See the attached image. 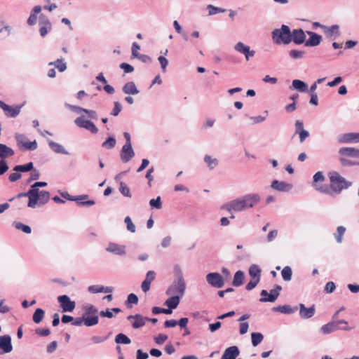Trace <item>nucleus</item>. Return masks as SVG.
I'll list each match as a JSON object with an SVG mask.
<instances>
[{"mask_svg":"<svg viewBox=\"0 0 359 359\" xmlns=\"http://www.w3.org/2000/svg\"><path fill=\"white\" fill-rule=\"evenodd\" d=\"M260 201V197L257 194H250L243 197L232 200L223 204L222 210H225L229 212H241L248 208H252Z\"/></svg>","mask_w":359,"mask_h":359,"instance_id":"obj_1","label":"nucleus"},{"mask_svg":"<svg viewBox=\"0 0 359 359\" xmlns=\"http://www.w3.org/2000/svg\"><path fill=\"white\" fill-rule=\"evenodd\" d=\"M175 272L177 276V279L168 288L166 293L167 294L182 297L185 291L186 285L179 266L177 265L175 266Z\"/></svg>","mask_w":359,"mask_h":359,"instance_id":"obj_2","label":"nucleus"},{"mask_svg":"<svg viewBox=\"0 0 359 359\" xmlns=\"http://www.w3.org/2000/svg\"><path fill=\"white\" fill-rule=\"evenodd\" d=\"M62 323H72L73 325L80 326L84 324L87 327H91L98 323V316H81L74 318L72 316H62Z\"/></svg>","mask_w":359,"mask_h":359,"instance_id":"obj_3","label":"nucleus"},{"mask_svg":"<svg viewBox=\"0 0 359 359\" xmlns=\"http://www.w3.org/2000/svg\"><path fill=\"white\" fill-rule=\"evenodd\" d=\"M271 38L276 45L289 44L292 42L290 28L287 25H283L280 28L272 31Z\"/></svg>","mask_w":359,"mask_h":359,"instance_id":"obj_4","label":"nucleus"},{"mask_svg":"<svg viewBox=\"0 0 359 359\" xmlns=\"http://www.w3.org/2000/svg\"><path fill=\"white\" fill-rule=\"evenodd\" d=\"M330 189L335 194H340L343 189H348L351 182L346 180L344 177L341 176L337 172L330 173Z\"/></svg>","mask_w":359,"mask_h":359,"instance_id":"obj_5","label":"nucleus"},{"mask_svg":"<svg viewBox=\"0 0 359 359\" xmlns=\"http://www.w3.org/2000/svg\"><path fill=\"white\" fill-rule=\"evenodd\" d=\"M353 327H348V323L344 320H333L332 321L324 325L321 327V332L323 334H330L337 330H351Z\"/></svg>","mask_w":359,"mask_h":359,"instance_id":"obj_6","label":"nucleus"},{"mask_svg":"<svg viewBox=\"0 0 359 359\" xmlns=\"http://www.w3.org/2000/svg\"><path fill=\"white\" fill-rule=\"evenodd\" d=\"M281 290L282 287L279 285H276L273 289L270 290L269 293L266 290H262L260 293L262 297L259 301L262 302H274L278 297Z\"/></svg>","mask_w":359,"mask_h":359,"instance_id":"obj_7","label":"nucleus"},{"mask_svg":"<svg viewBox=\"0 0 359 359\" xmlns=\"http://www.w3.org/2000/svg\"><path fill=\"white\" fill-rule=\"evenodd\" d=\"M74 123L79 128H85L93 134H96L98 129L90 120L86 119L84 116H80L74 120Z\"/></svg>","mask_w":359,"mask_h":359,"instance_id":"obj_8","label":"nucleus"},{"mask_svg":"<svg viewBox=\"0 0 359 359\" xmlns=\"http://www.w3.org/2000/svg\"><path fill=\"white\" fill-rule=\"evenodd\" d=\"M205 278L207 283L213 287L221 288L224 285V278L217 272L208 273Z\"/></svg>","mask_w":359,"mask_h":359,"instance_id":"obj_9","label":"nucleus"},{"mask_svg":"<svg viewBox=\"0 0 359 359\" xmlns=\"http://www.w3.org/2000/svg\"><path fill=\"white\" fill-rule=\"evenodd\" d=\"M60 306L65 313H71L74 311L76 303L74 301H72L69 296L64 294L57 297Z\"/></svg>","mask_w":359,"mask_h":359,"instance_id":"obj_10","label":"nucleus"},{"mask_svg":"<svg viewBox=\"0 0 359 359\" xmlns=\"http://www.w3.org/2000/svg\"><path fill=\"white\" fill-rule=\"evenodd\" d=\"M234 49L236 51L244 55L247 61H248L250 57H254L255 55V51L254 50H250V47L249 46L245 45L241 41L236 43L234 46Z\"/></svg>","mask_w":359,"mask_h":359,"instance_id":"obj_11","label":"nucleus"},{"mask_svg":"<svg viewBox=\"0 0 359 359\" xmlns=\"http://www.w3.org/2000/svg\"><path fill=\"white\" fill-rule=\"evenodd\" d=\"M322 30L327 37L334 40L340 35L339 26L334 25L330 27L322 26Z\"/></svg>","mask_w":359,"mask_h":359,"instance_id":"obj_12","label":"nucleus"},{"mask_svg":"<svg viewBox=\"0 0 359 359\" xmlns=\"http://www.w3.org/2000/svg\"><path fill=\"white\" fill-rule=\"evenodd\" d=\"M291 38L292 41L295 44L300 45L304 43H305L306 34L302 29H294L291 32Z\"/></svg>","mask_w":359,"mask_h":359,"instance_id":"obj_13","label":"nucleus"},{"mask_svg":"<svg viewBox=\"0 0 359 359\" xmlns=\"http://www.w3.org/2000/svg\"><path fill=\"white\" fill-rule=\"evenodd\" d=\"M120 156L123 163L130 161L135 156V152L132 145H123L121 151Z\"/></svg>","mask_w":359,"mask_h":359,"instance_id":"obj_14","label":"nucleus"},{"mask_svg":"<svg viewBox=\"0 0 359 359\" xmlns=\"http://www.w3.org/2000/svg\"><path fill=\"white\" fill-rule=\"evenodd\" d=\"M340 158H358L359 149L353 147H341L339 150Z\"/></svg>","mask_w":359,"mask_h":359,"instance_id":"obj_15","label":"nucleus"},{"mask_svg":"<svg viewBox=\"0 0 359 359\" xmlns=\"http://www.w3.org/2000/svg\"><path fill=\"white\" fill-rule=\"evenodd\" d=\"M0 349H1L5 353L12 351L13 346L10 335L6 334L0 337Z\"/></svg>","mask_w":359,"mask_h":359,"instance_id":"obj_16","label":"nucleus"},{"mask_svg":"<svg viewBox=\"0 0 359 359\" xmlns=\"http://www.w3.org/2000/svg\"><path fill=\"white\" fill-rule=\"evenodd\" d=\"M309 39L305 41V46L313 47L319 45L322 41V36L315 32L307 31Z\"/></svg>","mask_w":359,"mask_h":359,"instance_id":"obj_17","label":"nucleus"},{"mask_svg":"<svg viewBox=\"0 0 359 359\" xmlns=\"http://www.w3.org/2000/svg\"><path fill=\"white\" fill-rule=\"evenodd\" d=\"M271 187L272 189L282 192H288L292 188V185L291 184L276 180L272 182Z\"/></svg>","mask_w":359,"mask_h":359,"instance_id":"obj_18","label":"nucleus"},{"mask_svg":"<svg viewBox=\"0 0 359 359\" xmlns=\"http://www.w3.org/2000/svg\"><path fill=\"white\" fill-rule=\"evenodd\" d=\"M180 297H181L180 296L174 295L171 297H169L165 302L164 304L168 307L167 309H165L166 314H171L172 312V309H175V308L177 307V306L180 304Z\"/></svg>","mask_w":359,"mask_h":359,"instance_id":"obj_19","label":"nucleus"},{"mask_svg":"<svg viewBox=\"0 0 359 359\" xmlns=\"http://www.w3.org/2000/svg\"><path fill=\"white\" fill-rule=\"evenodd\" d=\"M240 354V350L237 346H231L225 349L221 359H236Z\"/></svg>","mask_w":359,"mask_h":359,"instance_id":"obj_20","label":"nucleus"},{"mask_svg":"<svg viewBox=\"0 0 359 359\" xmlns=\"http://www.w3.org/2000/svg\"><path fill=\"white\" fill-rule=\"evenodd\" d=\"M48 144L49 148L55 154L69 155V152L60 144L53 141L52 140H48Z\"/></svg>","mask_w":359,"mask_h":359,"instance_id":"obj_21","label":"nucleus"},{"mask_svg":"<svg viewBox=\"0 0 359 359\" xmlns=\"http://www.w3.org/2000/svg\"><path fill=\"white\" fill-rule=\"evenodd\" d=\"M106 250L116 255H126V246L115 243H109Z\"/></svg>","mask_w":359,"mask_h":359,"instance_id":"obj_22","label":"nucleus"},{"mask_svg":"<svg viewBox=\"0 0 359 359\" xmlns=\"http://www.w3.org/2000/svg\"><path fill=\"white\" fill-rule=\"evenodd\" d=\"M127 319L135 329L143 327L146 323V318L143 316H128Z\"/></svg>","mask_w":359,"mask_h":359,"instance_id":"obj_23","label":"nucleus"},{"mask_svg":"<svg viewBox=\"0 0 359 359\" xmlns=\"http://www.w3.org/2000/svg\"><path fill=\"white\" fill-rule=\"evenodd\" d=\"M25 139V136L22 134H17L15 135V140L18 144H22L26 149L34 151L37 148V142L36 140L32 142H22V140Z\"/></svg>","mask_w":359,"mask_h":359,"instance_id":"obj_24","label":"nucleus"},{"mask_svg":"<svg viewBox=\"0 0 359 359\" xmlns=\"http://www.w3.org/2000/svg\"><path fill=\"white\" fill-rule=\"evenodd\" d=\"M88 197L89 196L87 194H82V195L75 196H74L73 201H76L79 206L89 207V206L95 205V202L93 200L85 201Z\"/></svg>","mask_w":359,"mask_h":359,"instance_id":"obj_25","label":"nucleus"},{"mask_svg":"<svg viewBox=\"0 0 359 359\" xmlns=\"http://www.w3.org/2000/svg\"><path fill=\"white\" fill-rule=\"evenodd\" d=\"M299 307L297 306H291L290 305H283V306H278L276 307H273L271 311L273 312H280L284 313L286 314H291L294 313L297 311Z\"/></svg>","mask_w":359,"mask_h":359,"instance_id":"obj_26","label":"nucleus"},{"mask_svg":"<svg viewBox=\"0 0 359 359\" xmlns=\"http://www.w3.org/2000/svg\"><path fill=\"white\" fill-rule=\"evenodd\" d=\"M122 90L127 95H137L140 92L133 81H128L125 83L122 88Z\"/></svg>","mask_w":359,"mask_h":359,"instance_id":"obj_27","label":"nucleus"},{"mask_svg":"<svg viewBox=\"0 0 359 359\" xmlns=\"http://www.w3.org/2000/svg\"><path fill=\"white\" fill-rule=\"evenodd\" d=\"M15 154L14 150L4 144L0 143V158L4 160Z\"/></svg>","mask_w":359,"mask_h":359,"instance_id":"obj_28","label":"nucleus"},{"mask_svg":"<svg viewBox=\"0 0 359 359\" xmlns=\"http://www.w3.org/2000/svg\"><path fill=\"white\" fill-rule=\"evenodd\" d=\"M41 11V6H35L30 13L29 17L27 19V24L30 26H33L36 23L37 20V14H39Z\"/></svg>","mask_w":359,"mask_h":359,"instance_id":"obj_29","label":"nucleus"},{"mask_svg":"<svg viewBox=\"0 0 359 359\" xmlns=\"http://www.w3.org/2000/svg\"><path fill=\"white\" fill-rule=\"evenodd\" d=\"M29 202L27 206L34 208L36 203H39V189H29Z\"/></svg>","mask_w":359,"mask_h":359,"instance_id":"obj_30","label":"nucleus"},{"mask_svg":"<svg viewBox=\"0 0 359 359\" xmlns=\"http://www.w3.org/2000/svg\"><path fill=\"white\" fill-rule=\"evenodd\" d=\"M250 316H241L238 320V321L240 322L239 332L242 335L248 332L249 324L248 323L245 322V320L248 319Z\"/></svg>","mask_w":359,"mask_h":359,"instance_id":"obj_31","label":"nucleus"},{"mask_svg":"<svg viewBox=\"0 0 359 359\" xmlns=\"http://www.w3.org/2000/svg\"><path fill=\"white\" fill-rule=\"evenodd\" d=\"M8 109L4 111L5 112L6 116L11 118H15L19 115L22 108V105H16L15 107H11L8 105Z\"/></svg>","mask_w":359,"mask_h":359,"instance_id":"obj_32","label":"nucleus"},{"mask_svg":"<svg viewBox=\"0 0 359 359\" xmlns=\"http://www.w3.org/2000/svg\"><path fill=\"white\" fill-rule=\"evenodd\" d=\"M292 87L302 93H306L309 91L308 85L299 79H294L292 81Z\"/></svg>","mask_w":359,"mask_h":359,"instance_id":"obj_33","label":"nucleus"},{"mask_svg":"<svg viewBox=\"0 0 359 359\" xmlns=\"http://www.w3.org/2000/svg\"><path fill=\"white\" fill-rule=\"evenodd\" d=\"M249 275L252 279L260 280L261 269L257 264H252L249 268Z\"/></svg>","mask_w":359,"mask_h":359,"instance_id":"obj_34","label":"nucleus"},{"mask_svg":"<svg viewBox=\"0 0 359 359\" xmlns=\"http://www.w3.org/2000/svg\"><path fill=\"white\" fill-rule=\"evenodd\" d=\"M244 273L242 271H237L234 274L232 285L234 287H239L243 284Z\"/></svg>","mask_w":359,"mask_h":359,"instance_id":"obj_35","label":"nucleus"},{"mask_svg":"<svg viewBox=\"0 0 359 359\" xmlns=\"http://www.w3.org/2000/svg\"><path fill=\"white\" fill-rule=\"evenodd\" d=\"M83 314H99L98 310L93 305L85 303L82 306Z\"/></svg>","mask_w":359,"mask_h":359,"instance_id":"obj_36","label":"nucleus"},{"mask_svg":"<svg viewBox=\"0 0 359 359\" xmlns=\"http://www.w3.org/2000/svg\"><path fill=\"white\" fill-rule=\"evenodd\" d=\"M34 165L32 162H29L25 165H18L13 168V170L15 172H29L33 170Z\"/></svg>","mask_w":359,"mask_h":359,"instance_id":"obj_37","label":"nucleus"},{"mask_svg":"<svg viewBox=\"0 0 359 359\" xmlns=\"http://www.w3.org/2000/svg\"><path fill=\"white\" fill-rule=\"evenodd\" d=\"M50 199V193L47 191H39V205H43Z\"/></svg>","mask_w":359,"mask_h":359,"instance_id":"obj_38","label":"nucleus"},{"mask_svg":"<svg viewBox=\"0 0 359 359\" xmlns=\"http://www.w3.org/2000/svg\"><path fill=\"white\" fill-rule=\"evenodd\" d=\"M264 339V336L260 332H252L251 334V341L253 346H258Z\"/></svg>","mask_w":359,"mask_h":359,"instance_id":"obj_39","label":"nucleus"},{"mask_svg":"<svg viewBox=\"0 0 359 359\" xmlns=\"http://www.w3.org/2000/svg\"><path fill=\"white\" fill-rule=\"evenodd\" d=\"M116 144V139L114 137H109L102 144V147L106 149H113Z\"/></svg>","mask_w":359,"mask_h":359,"instance_id":"obj_40","label":"nucleus"},{"mask_svg":"<svg viewBox=\"0 0 359 359\" xmlns=\"http://www.w3.org/2000/svg\"><path fill=\"white\" fill-rule=\"evenodd\" d=\"M115 342L116 344H129L131 342L130 339L125 334H118L115 337Z\"/></svg>","mask_w":359,"mask_h":359,"instance_id":"obj_41","label":"nucleus"},{"mask_svg":"<svg viewBox=\"0 0 359 359\" xmlns=\"http://www.w3.org/2000/svg\"><path fill=\"white\" fill-rule=\"evenodd\" d=\"M204 161L210 170L214 169L218 165L217 159L212 158L209 155H205L204 156Z\"/></svg>","mask_w":359,"mask_h":359,"instance_id":"obj_42","label":"nucleus"},{"mask_svg":"<svg viewBox=\"0 0 359 359\" xmlns=\"http://www.w3.org/2000/svg\"><path fill=\"white\" fill-rule=\"evenodd\" d=\"M138 303V297L135 294L130 293L125 302L127 308H132V304H137Z\"/></svg>","mask_w":359,"mask_h":359,"instance_id":"obj_43","label":"nucleus"},{"mask_svg":"<svg viewBox=\"0 0 359 359\" xmlns=\"http://www.w3.org/2000/svg\"><path fill=\"white\" fill-rule=\"evenodd\" d=\"M15 228L18 230H20L22 231H23L24 233H30L32 232V229L28 225H26V224H24L21 222H13V224Z\"/></svg>","mask_w":359,"mask_h":359,"instance_id":"obj_44","label":"nucleus"},{"mask_svg":"<svg viewBox=\"0 0 359 359\" xmlns=\"http://www.w3.org/2000/svg\"><path fill=\"white\" fill-rule=\"evenodd\" d=\"M119 191L124 196L129 197V198H131V196H132L128 186L123 182H120Z\"/></svg>","mask_w":359,"mask_h":359,"instance_id":"obj_45","label":"nucleus"},{"mask_svg":"<svg viewBox=\"0 0 359 359\" xmlns=\"http://www.w3.org/2000/svg\"><path fill=\"white\" fill-rule=\"evenodd\" d=\"M283 279L285 281H290L292 279V271L290 266H285L281 271Z\"/></svg>","mask_w":359,"mask_h":359,"instance_id":"obj_46","label":"nucleus"},{"mask_svg":"<svg viewBox=\"0 0 359 359\" xmlns=\"http://www.w3.org/2000/svg\"><path fill=\"white\" fill-rule=\"evenodd\" d=\"M299 314H314L316 309L314 305L309 308H306L304 304H300L299 306Z\"/></svg>","mask_w":359,"mask_h":359,"instance_id":"obj_47","label":"nucleus"},{"mask_svg":"<svg viewBox=\"0 0 359 359\" xmlns=\"http://www.w3.org/2000/svg\"><path fill=\"white\" fill-rule=\"evenodd\" d=\"M339 162L341 165L344 167L359 165V161H352L348 159V158L339 157Z\"/></svg>","mask_w":359,"mask_h":359,"instance_id":"obj_48","label":"nucleus"},{"mask_svg":"<svg viewBox=\"0 0 359 359\" xmlns=\"http://www.w3.org/2000/svg\"><path fill=\"white\" fill-rule=\"evenodd\" d=\"M355 135L353 133H345L339 139V143H350L353 142L354 138L353 136Z\"/></svg>","mask_w":359,"mask_h":359,"instance_id":"obj_49","label":"nucleus"},{"mask_svg":"<svg viewBox=\"0 0 359 359\" xmlns=\"http://www.w3.org/2000/svg\"><path fill=\"white\" fill-rule=\"evenodd\" d=\"M207 9L208 10L210 15H215L219 13H224L226 11V9L224 8L216 7L211 4L207 6Z\"/></svg>","mask_w":359,"mask_h":359,"instance_id":"obj_50","label":"nucleus"},{"mask_svg":"<svg viewBox=\"0 0 359 359\" xmlns=\"http://www.w3.org/2000/svg\"><path fill=\"white\" fill-rule=\"evenodd\" d=\"M124 222L126 224L127 230L129 231L131 233L135 232V226L133 223L131 218L129 216H127L125 219Z\"/></svg>","mask_w":359,"mask_h":359,"instance_id":"obj_51","label":"nucleus"},{"mask_svg":"<svg viewBox=\"0 0 359 359\" xmlns=\"http://www.w3.org/2000/svg\"><path fill=\"white\" fill-rule=\"evenodd\" d=\"M158 61L160 63L162 72L163 73L166 72L167 66L168 65V60H167V58L163 55H161L158 57Z\"/></svg>","mask_w":359,"mask_h":359,"instance_id":"obj_52","label":"nucleus"},{"mask_svg":"<svg viewBox=\"0 0 359 359\" xmlns=\"http://www.w3.org/2000/svg\"><path fill=\"white\" fill-rule=\"evenodd\" d=\"M149 205L152 208L161 209L162 208L161 197L158 196L155 199H151L149 201Z\"/></svg>","mask_w":359,"mask_h":359,"instance_id":"obj_53","label":"nucleus"},{"mask_svg":"<svg viewBox=\"0 0 359 359\" xmlns=\"http://www.w3.org/2000/svg\"><path fill=\"white\" fill-rule=\"evenodd\" d=\"M103 290L104 286L100 285H93L88 288V291L93 294L103 292Z\"/></svg>","mask_w":359,"mask_h":359,"instance_id":"obj_54","label":"nucleus"},{"mask_svg":"<svg viewBox=\"0 0 359 359\" xmlns=\"http://www.w3.org/2000/svg\"><path fill=\"white\" fill-rule=\"evenodd\" d=\"M304 51L298 50H291L289 51V55L293 59H300L304 55Z\"/></svg>","mask_w":359,"mask_h":359,"instance_id":"obj_55","label":"nucleus"},{"mask_svg":"<svg viewBox=\"0 0 359 359\" xmlns=\"http://www.w3.org/2000/svg\"><path fill=\"white\" fill-rule=\"evenodd\" d=\"M39 25L40 26H49L52 25L48 18L44 14L41 13L39 15Z\"/></svg>","mask_w":359,"mask_h":359,"instance_id":"obj_56","label":"nucleus"},{"mask_svg":"<svg viewBox=\"0 0 359 359\" xmlns=\"http://www.w3.org/2000/svg\"><path fill=\"white\" fill-rule=\"evenodd\" d=\"M55 66L60 72H64L67 69L66 63L63 62L62 59H57L55 62Z\"/></svg>","mask_w":359,"mask_h":359,"instance_id":"obj_57","label":"nucleus"},{"mask_svg":"<svg viewBox=\"0 0 359 359\" xmlns=\"http://www.w3.org/2000/svg\"><path fill=\"white\" fill-rule=\"evenodd\" d=\"M345 231V227L342 226L337 227V235L335 237L337 243H341L342 241V236L344 234Z\"/></svg>","mask_w":359,"mask_h":359,"instance_id":"obj_58","label":"nucleus"},{"mask_svg":"<svg viewBox=\"0 0 359 359\" xmlns=\"http://www.w3.org/2000/svg\"><path fill=\"white\" fill-rule=\"evenodd\" d=\"M168 339V336L163 334H159L157 337L154 338L155 342L158 344H163Z\"/></svg>","mask_w":359,"mask_h":359,"instance_id":"obj_59","label":"nucleus"},{"mask_svg":"<svg viewBox=\"0 0 359 359\" xmlns=\"http://www.w3.org/2000/svg\"><path fill=\"white\" fill-rule=\"evenodd\" d=\"M120 68L127 74L131 73L134 71V67L132 65L125 62H123L120 65Z\"/></svg>","mask_w":359,"mask_h":359,"instance_id":"obj_60","label":"nucleus"},{"mask_svg":"<svg viewBox=\"0 0 359 359\" xmlns=\"http://www.w3.org/2000/svg\"><path fill=\"white\" fill-rule=\"evenodd\" d=\"M114 104V109H113L112 111L111 112V114L114 116H116L121 112L122 107H121V104L118 102H115Z\"/></svg>","mask_w":359,"mask_h":359,"instance_id":"obj_61","label":"nucleus"},{"mask_svg":"<svg viewBox=\"0 0 359 359\" xmlns=\"http://www.w3.org/2000/svg\"><path fill=\"white\" fill-rule=\"evenodd\" d=\"M35 332L41 337H46L50 334V331L48 328H38L35 330Z\"/></svg>","mask_w":359,"mask_h":359,"instance_id":"obj_62","label":"nucleus"},{"mask_svg":"<svg viewBox=\"0 0 359 359\" xmlns=\"http://www.w3.org/2000/svg\"><path fill=\"white\" fill-rule=\"evenodd\" d=\"M51 29H52V25H49V26H40V28H39L40 35L42 37L46 36V34L51 30Z\"/></svg>","mask_w":359,"mask_h":359,"instance_id":"obj_63","label":"nucleus"},{"mask_svg":"<svg viewBox=\"0 0 359 359\" xmlns=\"http://www.w3.org/2000/svg\"><path fill=\"white\" fill-rule=\"evenodd\" d=\"M259 279H252L250 280L249 283L245 286V289L248 291L252 290L253 288H255L257 285L259 283Z\"/></svg>","mask_w":359,"mask_h":359,"instance_id":"obj_64","label":"nucleus"}]
</instances>
